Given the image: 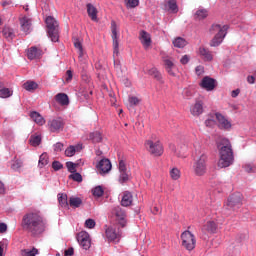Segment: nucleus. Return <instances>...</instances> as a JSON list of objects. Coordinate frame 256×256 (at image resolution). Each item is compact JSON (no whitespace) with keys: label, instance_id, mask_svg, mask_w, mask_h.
Returning <instances> with one entry per match:
<instances>
[{"label":"nucleus","instance_id":"nucleus-1","mask_svg":"<svg viewBox=\"0 0 256 256\" xmlns=\"http://www.w3.org/2000/svg\"><path fill=\"white\" fill-rule=\"evenodd\" d=\"M21 227L32 237H37L47 230V219L41 211H29L22 216Z\"/></svg>","mask_w":256,"mask_h":256},{"label":"nucleus","instance_id":"nucleus-2","mask_svg":"<svg viewBox=\"0 0 256 256\" xmlns=\"http://www.w3.org/2000/svg\"><path fill=\"white\" fill-rule=\"evenodd\" d=\"M217 149L219 152L218 167L220 169L231 167V165L235 162L231 141H229L227 138H221L217 142Z\"/></svg>","mask_w":256,"mask_h":256},{"label":"nucleus","instance_id":"nucleus-3","mask_svg":"<svg viewBox=\"0 0 256 256\" xmlns=\"http://www.w3.org/2000/svg\"><path fill=\"white\" fill-rule=\"evenodd\" d=\"M45 23L48 29V37L53 43H57V41H59V22H57L53 16H48Z\"/></svg>","mask_w":256,"mask_h":256},{"label":"nucleus","instance_id":"nucleus-4","mask_svg":"<svg viewBox=\"0 0 256 256\" xmlns=\"http://www.w3.org/2000/svg\"><path fill=\"white\" fill-rule=\"evenodd\" d=\"M211 31L212 33H216V35L210 41V47H219L223 43L225 35H227V26L221 27L219 24H214L212 25Z\"/></svg>","mask_w":256,"mask_h":256},{"label":"nucleus","instance_id":"nucleus-5","mask_svg":"<svg viewBox=\"0 0 256 256\" xmlns=\"http://www.w3.org/2000/svg\"><path fill=\"white\" fill-rule=\"evenodd\" d=\"M192 171L196 177H204L207 173V156L202 154L197 158L192 166Z\"/></svg>","mask_w":256,"mask_h":256},{"label":"nucleus","instance_id":"nucleus-6","mask_svg":"<svg viewBox=\"0 0 256 256\" xmlns=\"http://www.w3.org/2000/svg\"><path fill=\"white\" fill-rule=\"evenodd\" d=\"M147 151L154 155V157H161L163 155V144L159 140H147L145 142Z\"/></svg>","mask_w":256,"mask_h":256},{"label":"nucleus","instance_id":"nucleus-7","mask_svg":"<svg viewBox=\"0 0 256 256\" xmlns=\"http://www.w3.org/2000/svg\"><path fill=\"white\" fill-rule=\"evenodd\" d=\"M182 239V247L187 249V251H193L195 249V245H197V240L195 239V235L191 233V231L186 230L181 234Z\"/></svg>","mask_w":256,"mask_h":256},{"label":"nucleus","instance_id":"nucleus-8","mask_svg":"<svg viewBox=\"0 0 256 256\" xmlns=\"http://www.w3.org/2000/svg\"><path fill=\"white\" fill-rule=\"evenodd\" d=\"M115 215V224L120 229H125L127 227V212L121 207L117 206L113 209Z\"/></svg>","mask_w":256,"mask_h":256},{"label":"nucleus","instance_id":"nucleus-9","mask_svg":"<svg viewBox=\"0 0 256 256\" xmlns=\"http://www.w3.org/2000/svg\"><path fill=\"white\" fill-rule=\"evenodd\" d=\"M106 237L109 241H119L123 235V231L119 226L113 225L106 229Z\"/></svg>","mask_w":256,"mask_h":256},{"label":"nucleus","instance_id":"nucleus-10","mask_svg":"<svg viewBox=\"0 0 256 256\" xmlns=\"http://www.w3.org/2000/svg\"><path fill=\"white\" fill-rule=\"evenodd\" d=\"M214 115L218 128H220L222 131H231L232 124L227 117L219 112H216Z\"/></svg>","mask_w":256,"mask_h":256},{"label":"nucleus","instance_id":"nucleus-11","mask_svg":"<svg viewBox=\"0 0 256 256\" xmlns=\"http://www.w3.org/2000/svg\"><path fill=\"white\" fill-rule=\"evenodd\" d=\"M77 241L81 248L85 249L87 251L88 249H91V236L87 231H81L77 234Z\"/></svg>","mask_w":256,"mask_h":256},{"label":"nucleus","instance_id":"nucleus-12","mask_svg":"<svg viewBox=\"0 0 256 256\" xmlns=\"http://www.w3.org/2000/svg\"><path fill=\"white\" fill-rule=\"evenodd\" d=\"M112 41H113V53L119 55V31L117 30V22L111 21Z\"/></svg>","mask_w":256,"mask_h":256},{"label":"nucleus","instance_id":"nucleus-13","mask_svg":"<svg viewBox=\"0 0 256 256\" xmlns=\"http://www.w3.org/2000/svg\"><path fill=\"white\" fill-rule=\"evenodd\" d=\"M65 127V121L63 118H53L48 121V129L51 133H59V131H63Z\"/></svg>","mask_w":256,"mask_h":256},{"label":"nucleus","instance_id":"nucleus-14","mask_svg":"<svg viewBox=\"0 0 256 256\" xmlns=\"http://www.w3.org/2000/svg\"><path fill=\"white\" fill-rule=\"evenodd\" d=\"M243 205V195L241 193H234L228 198L227 207L230 209H239Z\"/></svg>","mask_w":256,"mask_h":256},{"label":"nucleus","instance_id":"nucleus-15","mask_svg":"<svg viewBox=\"0 0 256 256\" xmlns=\"http://www.w3.org/2000/svg\"><path fill=\"white\" fill-rule=\"evenodd\" d=\"M200 87L205 89V91H213L217 87V81L209 76H205L200 82Z\"/></svg>","mask_w":256,"mask_h":256},{"label":"nucleus","instance_id":"nucleus-16","mask_svg":"<svg viewBox=\"0 0 256 256\" xmlns=\"http://www.w3.org/2000/svg\"><path fill=\"white\" fill-rule=\"evenodd\" d=\"M96 167L100 175H106V173H109V171H111V161L107 158H103L102 160L99 161Z\"/></svg>","mask_w":256,"mask_h":256},{"label":"nucleus","instance_id":"nucleus-17","mask_svg":"<svg viewBox=\"0 0 256 256\" xmlns=\"http://www.w3.org/2000/svg\"><path fill=\"white\" fill-rule=\"evenodd\" d=\"M21 31L24 33H31V27L33 25V20L29 16H22L19 18Z\"/></svg>","mask_w":256,"mask_h":256},{"label":"nucleus","instance_id":"nucleus-18","mask_svg":"<svg viewBox=\"0 0 256 256\" xmlns=\"http://www.w3.org/2000/svg\"><path fill=\"white\" fill-rule=\"evenodd\" d=\"M217 228H218L217 222H215L214 220H210L204 224V226L202 227V231L204 233H209L210 235H213L217 233Z\"/></svg>","mask_w":256,"mask_h":256},{"label":"nucleus","instance_id":"nucleus-19","mask_svg":"<svg viewBox=\"0 0 256 256\" xmlns=\"http://www.w3.org/2000/svg\"><path fill=\"white\" fill-rule=\"evenodd\" d=\"M41 55H43V50L37 48V46H32L30 49H28L27 57L30 59V61H33V59H39Z\"/></svg>","mask_w":256,"mask_h":256},{"label":"nucleus","instance_id":"nucleus-20","mask_svg":"<svg viewBox=\"0 0 256 256\" xmlns=\"http://www.w3.org/2000/svg\"><path fill=\"white\" fill-rule=\"evenodd\" d=\"M191 115L194 117H199V115H202L203 113V101L198 100L195 102L194 105L190 108Z\"/></svg>","mask_w":256,"mask_h":256},{"label":"nucleus","instance_id":"nucleus-21","mask_svg":"<svg viewBox=\"0 0 256 256\" xmlns=\"http://www.w3.org/2000/svg\"><path fill=\"white\" fill-rule=\"evenodd\" d=\"M121 205L122 207H131V205H133V194L131 192L129 191L123 192Z\"/></svg>","mask_w":256,"mask_h":256},{"label":"nucleus","instance_id":"nucleus-22","mask_svg":"<svg viewBox=\"0 0 256 256\" xmlns=\"http://www.w3.org/2000/svg\"><path fill=\"white\" fill-rule=\"evenodd\" d=\"M140 41L145 49H149V47H151V34L146 31H141Z\"/></svg>","mask_w":256,"mask_h":256},{"label":"nucleus","instance_id":"nucleus-23","mask_svg":"<svg viewBox=\"0 0 256 256\" xmlns=\"http://www.w3.org/2000/svg\"><path fill=\"white\" fill-rule=\"evenodd\" d=\"M55 101L58 103V105L67 107V105H69V96H67L65 93H58L55 95Z\"/></svg>","mask_w":256,"mask_h":256},{"label":"nucleus","instance_id":"nucleus-24","mask_svg":"<svg viewBox=\"0 0 256 256\" xmlns=\"http://www.w3.org/2000/svg\"><path fill=\"white\" fill-rule=\"evenodd\" d=\"M86 9H87L88 16L92 21H99L97 18V13H99V11H97V8L93 6V4L88 3L86 5Z\"/></svg>","mask_w":256,"mask_h":256},{"label":"nucleus","instance_id":"nucleus-25","mask_svg":"<svg viewBox=\"0 0 256 256\" xmlns=\"http://www.w3.org/2000/svg\"><path fill=\"white\" fill-rule=\"evenodd\" d=\"M165 69L167 73H169L172 77H175V72H173V67H175V64L173 63V60L169 59V57H163Z\"/></svg>","mask_w":256,"mask_h":256},{"label":"nucleus","instance_id":"nucleus-26","mask_svg":"<svg viewBox=\"0 0 256 256\" xmlns=\"http://www.w3.org/2000/svg\"><path fill=\"white\" fill-rule=\"evenodd\" d=\"M209 16V11L205 8L198 9L194 14V19L196 21H202V19H207Z\"/></svg>","mask_w":256,"mask_h":256},{"label":"nucleus","instance_id":"nucleus-27","mask_svg":"<svg viewBox=\"0 0 256 256\" xmlns=\"http://www.w3.org/2000/svg\"><path fill=\"white\" fill-rule=\"evenodd\" d=\"M199 55L202 56L204 61H211L213 59V53L203 46L199 48Z\"/></svg>","mask_w":256,"mask_h":256},{"label":"nucleus","instance_id":"nucleus-28","mask_svg":"<svg viewBox=\"0 0 256 256\" xmlns=\"http://www.w3.org/2000/svg\"><path fill=\"white\" fill-rule=\"evenodd\" d=\"M2 34L8 41H13L15 38V31L11 27H4Z\"/></svg>","mask_w":256,"mask_h":256},{"label":"nucleus","instance_id":"nucleus-29","mask_svg":"<svg viewBox=\"0 0 256 256\" xmlns=\"http://www.w3.org/2000/svg\"><path fill=\"white\" fill-rule=\"evenodd\" d=\"M30 117L36 122L37 125H45V118H43V116H41V114L38 112H31Z\"/></svg>","mask_w":256,"mask_h":256},{"label":"nucleus","instance_id":"nucleus-30","mask_svg":"<svg viewBox=\"0 0 256 256\" xmlns=\"http://www.w3.org/2000/svg\"><path fill=\"white\" fill-rule=\"evenodd\" d=\"M29 143L30 145H32V147H39V145H41V135L39 134L31 135L29 139Z\"/></svg>","mask_w":256,"mask_h":256},{"label":"nucleus","instance_id":"nucleus-31","mask_svg":"<svg viewBox=\"0 0 256 256\" xmlns=\"http://www.w3.org/2000/svg\"><path fill=\"white\" fill-rule=\"evenodd\" d=\"M82 204H83V200H81V198H79V197L72 196L69 199V205H70V207H73L74 209L81 207Z\"/></svg>","mask_w":256,"mask_h":256},{"label":"nucleus","instance_id":"nucleus-32","mask_svg":"<svg viewBox=\"0 0 256 256\" xmlns=\"http://www.w3.org/2000/svg\"><path fill=\"white\" fill-rule=\"evenodd\" d=\"M73 43H74V47L78 49L79 58L81 59V57L85 55V53L83 52V44L81 40H79V38H74Z\"/></svg>","mask_w":256,"mask_h":256},{"label":"nucleus","instance_id":"nucleus-33","mask_svg":"<svg viewBox=\"0 0 256 256\" xmlns=\"http://www.w3.org/2000/svg\"><path fill=\"white\" fill-rule=\"evenodd\" d=\"M174 47H177L178 49H183V47L187 46V40L181 37H177L173 40Z\"/></svg>","mask_w":256,"mask_h":256},{"label":"nucleus","instance_id":"nucleus-34","mask_svg":"<svg viewBox=\"0 0 256 256\" xmlns=\"http://www.w3.org/2000/svg\"><path fill=\"white\" fill-rule=\"evenodd\" d=\"M89 139L93 141V143H101L103 141V136L100 134V132H92L89 135Z\"/></svg>","mask_w":256,"mask_h":256},{"label":"nucleus","instance_id":"nucleus-35","mask_svg":"<svg viewBox=\"0 0 256 256\" xmlns=\"http://www.w3.org/2000/svg\"><path fill=\"white\" fill-rule=\"evenodd\" d=\"M39 87V85L33 81H27L23 84V88L26 91H35V89H37Z\"/></svg>","mask_w":256,"mask_h":256},{"label":"nucleus","instance_id":"nucleus-36","mask_svg":"<svg viewBox=\"0 0 256 256\" xmlns=\"http://www.w3.org/2000/svg\"><path fill=\"white\" fill-rule=\"evenodd\" d=\"M45 165H49V156L47 155V153H43L38 161V166L40 168L45 167Z\"/></svg>","mask_w":256,"mask_h":256},{"label":"nucleus","instance_id":"nucleus-37","mask_svg":"<svg viewBox=\"0 0 256 256\" xmlns=\"http://www.w3.org/2000/svg\"><path fill=\"white\" fill-rule=\"evenodd\" d=\"M21 255L22 256H35V255H39V250L37 248L23 249V250H21Z\"/></svg>","mask_w":256,"mask_h":256},{"label":"nucleus","instance_id":"nucleus-38","mask_svg":"<svg viewBox=\"0 0 256 256\" xmlns=\"http://www.w3.org/2000/svg\"><path fill=\"white\" fill-rule=\"evenodd\" d=\"M170 177L173 179V181H177L178 179H181V170L174 167L170 170Z\"/></svg>","mask_w":256,"mask_h":256},{"label":"nucleus","instance_id":"nucleus-39","mask_svg":"<svg viewBox=\"0 0 256 256\" xmlns=\"http://www.w3.org/2000/svg\"><path fill=\"white\" fill-rule=\"evenodd\" d=\"M58 202L61 207H69V202H67V194H58Z\"/></svg>","mask_w":256,"mask_h":256},{"label":"nucleus","instance_id":"nucleus-40","mask_svg":"<svg viewBox=\"0 0 256 256\" xmlns=\"http://www.w3.org/2000/svg\"><path fill=\"white\" fill-rule=\"evenodd\" d=\"M13 95V91H11L9 88H2L0 90V97L1 99H7Z\"/></svg>","mask_w":256,"mask_h":256},{"label":"nucleus","instance_id":"nucleus-41","mask_svg":"<svg viewBox=\"0 0 256 256\" xmlns=\"http://www.w3.org/2000/svg\"><path fill=\"white\" fill-rule=\"evenodd\" d=\"M77 150H79V146H69V147L65 150V155H66V157H73V155H75V153L77 152Z\"/></svg>","mask_w":256,"mask_h":256},{"label":"nucleus","instance_id":"nucleus-42","mask_svg":"<svg viewBox=\"0 0 256 256\" xmlns=\"http://www.w3.org/2000/svg\"><path fill=\"white\" fill-rule=\"evenodd\" d=\"M148 73L154 76V79H157V81H161L163 79V77L161 76V72L157 70V68L150 69Z\"/></svg>","mask_w":256,"mask_h":256},{"label":"nucleus","instance_id":"nucleus-43","mask_svg":"<svg viewBox=\"0 0 256 256\" xmlns=\"http://www.w3.org/2000/svg\"><path fill=\"white\" fill-rule=\"evenodd\" d=\"M103 193H105V190H103V187L96 186L94 189H92V194L94 197H103Z\"/></svg>","mask_w":256,"mask_h":256},{"label":"nucleus","instance_id":"nucleus-44","mask_svg":"<svg viewBox=\"0 0 256 256\" xmlns=\"http://www.w3.org/2000/svg\"><path fill=\"white\" fill-rule=\"evenodd\" d=\"M243 169L246 173H255L256 166L253 163H246L244 164Z\"/></svg>","mask_w":256,"mask_h":256},{"label":"nucleus","instance_id":"nucleus-45","mask_svg":"<svg viewBox=\"0 0 256 256\" xmlns=\"http://www.w3.org/2000/svg\"><path fill=\"white\" fill-rule=\"evenodd\" d=\"M168 8L172 13H177L179 11V8L177 7V1L175 0L168 1Z\"/></svg>","mask_w":256,"mask_h":256},{"label":"nucleus","instance_id":"nucleus-46","mask_svg":"<svg viewBox=\"0 0 256 256\" xmlns=\"http://www.w3.org/2000/svg\"><path fill=\"white\" fill-rule=\"evenodd\" d=\"M128 102L130 104V107H136V105H139L141 103V99L136 96H129Z\"/></svg>","mask_w":256,"mask_h":256},{"label":"nucleus","instance_id":"nucleus-47","mask_svg":"<svg viewBox=\"0 0 256 256\" xmlns=\"http://www.w3.org/2000/svg\"><path fill=\"white\" fill-rule=\"evenodd\" d=\"M69 179H72L73 181H76L77 183H81L83 181V176L79 172H73L70 176Z\"/></svg>","mask_w":256,"mask_h":256},{"label":"nucleus","instance_id":"nucleus-48","mask_svg":"<svg viewBox=\"0 0 256 256\" xmlns=\"http://www.w3.org/2000/svg\"><path fill=\"white\" fill-rule=\"evenodd\" d=\"M186 151H187V146L185 145L177 146L176 155H178V157H185Z\"/></svg>","mask_w":256,"mask_h":256},{"label":"nucleus","instance_id":"nucleus-49","mask_svg":"<svg viewBox=\"0 0 256 256\" xmlns=\"http://www.w3.org/2000/svg\"><path fill=\"white\" fill-rule=\"evenodd\" d=\"M66 167L69 171V173H76L77 172V164L73 162H67Z\"/></svg>","mask_w":256,"mask_h":256},{"label":"nucleus","instance_id":"nucleus-50","mask_svg":"<svg viewBox=\"0 0 256 256\" xmlns=\"http://www.w3.org/2000/svg\"><path fill=\"white\" fill-rule=\"evenodd\" d=\"M119 181L121 183H127V181H129V174H127V172H120Z\"/></svg>","mask_w":256,"mask_h":256},{"label":"nucleus","instance_id":"nucleus-51","mask_svg":"<svg viewBox=\"0 0 256 256\" xmlns=\"http://www.w3.org/2000/svg\"><path fill=\"white\" fill-rule=\"evenodd\" d=\"M182 95H184L186 99H189L190 97H193V90L190 88H185L182 92Z\"/></svg>","mask_w":256,"mask_h":256},{"label":"nucleus","instance_id":"nucleus-52","mask_svg":"<svg viewBox=\"0 0 256 256\" xmlns=\"http://www.w3.org/2000/svg\"><path fill=\"white\" fill-rule=\"evenodd\" d=\"M96 223L95 220L93 219H87L85 221V227H87V229H93L95 227Z\"/></svg>","mask_w":256,"mask_h":256},{"label":"nucleus","instance_id":"nucleus-53","mask_svg":"<svg viewBox=\"0 0 256 256\" xmlns=\"http://www.w3.org/2000/svg\"><path fill=\"white\" fill-rule=\"evenodd\" d=\"M52 169H54V171H59V170L63 169V164H61V162H59V161H54L52 163Z\"/></svg>","mask_w":256,"mask_h":256},{"label":"nucleus","instance_id":"nucleus-54","mask_svg":"<svg viewBox=\"0 0 256 256\" xmlns=\"http://www.w3.org/2000/svg\"><path fill=\"white\" fill-rule=\"evenodd\" d=\"M137 5H139V0H127V7L133 9L137 7Z\"/></svg>","mask_w":256,"mask_h":256},{"label":"nucleus","instance_id":"nucleus-55","mask_svg":"<svg viewBox=\"0 0 256 256\" xmlns=\"http://www.w3.org/2000/svg\"><path fill=\"white\" fill-rule=\"evenodd\" d=\"M119 171L120 173L127 172V166L125 165V161L120 160L119 162Z\"/></svg>","mask_w":256,"mask_h":256},{"label":"nucleus","instance_id":"nucleus-56","mask_svg":"<svg viewBox=\"0 0 256 256\" xmlns=\"http://www.w3.org/2000/svg\"><path fill=\"white\" fill-rule=\"evenodd\" d=\"M196 75L201 76L205 73V68L203 66H197L195 68Z\"/></svg>","mask_w":256,"mask_h":256},{"label":"nucleus","instance_id":"nucleus-57","mask_svg":"<svg viewBox=\"0 0 256 256\" xmlns=\"http://www.w3.org/2000/svg\"><path fill=\"white\" fill-rule=\"evenodd\" d=\"M54 151H56V153L63 151V143L61 142L56 143L54 145Z\"/></svg>","mask_w":256,"mask_h":256},{"label":"nucleus","instance_id":"nucleus-58","mask_svg":"<svg viewBox=\"0 0 256 256\" xmlns=\"http://www.w3.org/2000/svg\"><path fill=\"white\" fill-rule=\"evenodd\" d=\"M73 79V72L71 70L66 71V83H70Z\"/></svg>","mask_w":256,"mask_h":256},{"label":"nucleus","instance_id":"nucleus-59","mask_svg":"<svg viewBox=\"0 0 256 256\" xmlns=\"http://www.w3.org/2000/svg\"><path fill=\"white\" fill-rule=\"evenodd\" d=\"M205 125L206 127H215V120L208 118L205 120Z\"/></svg>","mask_w":256,"mask_h":256},{"label":"nucleus","instance_id":"nucleus-60","mask_svg":"<svg viewBox=\"0 0 256 256\" xmlns=\"http://www.w3.org/2000/svg\"><path fill=\"white\" fill-rule=\"evenodd\" d=\"M189 60H190L189 55H184V56H182V58L180 59V63H181L182 65H187V63H189Z\"/></svg>","mask_w":256,"mask_h":256},{"label":"nucleus","instance_id":"nucleus-61","mask_svg":"<svg viewBox=\"0 0 256 256\" xmlns=\"http://www.w3.org/2000/svg\"><path fill=\"white\" fill-rule=\"evenodd\" d=\"M7 232V224L0 223V233H6Z\"/></svg>","mask_w":256,"mask_h":256},{"label":"nucleus","instance_id":"nucleus-62","mask_svg":"<svg viewBox=\"0 0 256 256\" xmlns=\"http://www.w3.org/2000/svg\"><path fill=\"white\" fill-rule=\"evenodd\" d=\"M239 93H241V91L239 89L233 90L231 92V97H233V98L238 97Z\"/></svg>","mask_w":256,"mask_h":256},{"label":"nucleus","instance_id":"nucleus-63","mask_svg":"<svg viewBox=\"0 0 256 256\" xmlns=\"http://www.w3.org/2000/svg\"><path fill=\"white\" fill-rule=\"evenodd\" d=\"M0 195H5V184L0 181Z\"/></svg>","mask_w":256,"mask_h":256},{"label":"nucleus","instance_id":"nucleus-64","mask_svg":"<svg viewBox=\"0 0 256 256\" xmlns=\"http://www.w3.org/2000/svg\"><path fill=\"white\" fill-rule=\"evenodd\" d=\"M74 250L73 248H69L68 250L65 251L64 255L65 256H73Z\"/></svg>","mask_w":256,"mask_h":256}]
</instances>
